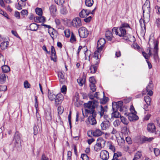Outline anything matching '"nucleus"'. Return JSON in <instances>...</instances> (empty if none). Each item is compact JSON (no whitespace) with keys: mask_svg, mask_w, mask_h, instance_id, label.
Listing matches in <instances>:
<instances>
[{"mask_svg":"<svg viewBox=\"0 0 160 160\" xmlns=\"http://www.w3.org/2000/svg\"><path fill=\"white\" fill-rule=\"evenodd\" d=\"M98 103L97 100H94L93 101H89L88 103L84 104L85 107V110L86 112L85 115L82 112L84 117H88V114H90L91 115L88 116V121L89 124L91 125H94L97 123L95 117L96 116V112L95 111V108L97 105V103Z\"/></svg>","mask_w":160,"mask_h":160,"instance_id":"obj_1","label":"nucleus"},{"mask_svg":"<svg viewBox=\"0 0 160 160\" xmlns=\"http://www.w3.org/2000/svg\"><path fill=\"white\" fill-rule=\"evenodd\" d=\"M130 28L129 24L124 23L121 24L119 28H113L112 30L113 33L118 35L120 37H123V38L126 40H128L130 42H134L135 41L134 36L130 35L127 33L126 29Z\"/></svg>","mask_w":160,"mask_h":160,"instance_id":"obj_2","label":"nucleus"},{"mask_svg":"<svg viewBox=\"0 0 160 160\" xmlns=\"http://www.w3.org/2000/svg\"><path fill=\"white\" fill-rule=\"evenodd\" d=\"M153 42L154 46L152 52H151V49H150L151 48V46L150 44V42L149 41L148 44L149 45V47L148 48V49L147 50V52H148V54L144 52H142V53L143 56L146 59H148L149 57L153 55V58L156 61H157L158 59V42L156 40L154 41Z\"/></svg>","mask_w":160,"mask_h":160,"instance_id":"obj_3","label":"nucleus"},{"mask_svg":"<svg viewBox=\"0 0 160 160\" xmlns=\"http://www.w3.org/2000/svg\"><path fill=\"white\" fill-rule=\"evenodd\" d=\"M123 104V102L122 101L112 102V109L113 112L112 114V118H119L121 117L120 114L117 110H119L120 112H124V108L122 107Z\"/></svg>","mask_w":160,"mask_h":160,"instance_id":"obj_4","label":"nucleus"},{"mask_svg":"<svg viewBox=\"0 0 160 160\" xmlns=\"http://www.w3.org/2000/svg\"><path fill=\"white\" fill-rule=\"evenodd\" d=\"M106 41L104 38H100L98 40L97 43V51L94 52V58L96 60L99 59L101 57V52L102 51Z\"/></svg>","mask_w":160,"mask_h":160,"instance_id":"obj_5","label":"nucleus"},{"mask_svg":"<svg viewBox=\"0 0 160 160\" xmlns=\"http://www.w3.org/2000/svg\"><path fill=\"white\" fill-rule=\"evenodd\" d=\"M79 35L81 38H85L88 34V32L86 28L84 27H82L78 30Z\"/></svg>","mask_w":160,"mask_h":160,"instance_id":"obj_6","label":"nucleus"},{"mask_svg":"<svg viewBox=\"0 0 160 160\" xmlns=\"http://www.w3.org/2000/svg\"><path fill=\"white\" fill-rule=\"evenodd\" d=\"M72 25L73 27L78 28L82 26L81 19L78 17L74 18L72 22Z\"/></svg>","mask_w":160,"mask_h":160,"instance_id":"obj_7","label":"nucleus"},{"mask_svg":"<svg viewBox=\"0 0 160 160\" xmlns=\"http://www.w3.org/2000/svg\"><path fill=\"white\" fill-rule=\"evenodd\" d=\"M143 12L144 13H150V4L148 1H146L142 7Z\"/></svg>","mask_w":160,"mask_h":160,"instance_id":"obj_8","label":"nucleus"},{"mask_svg":"<svg viewBox=\"0 0 160 160\" xmlns=\"http://www.w3.org/2000/svg\"><path fill=\"white\" fill-rule=\"evenodd\" d=\"M64 99L63 95L61 93H59L57 94L55 99V104L56 105H58L61 104Z\"/></svg>","mask_w":160,"mask_h":160,"instance_id":"obj_9","label":"nucleus"},{"mask_svg":"<svg viewBox=\"0 0 160 160\" xmlns=\"http://www.w3.org/2000/svg\"><path fill=\"white\" fill-rule=\"evenodd\" d=\"M100 158L103 160H107L109 158L108 152L106 150L101 151L100 153Z\"/></svg>","mask_w":160,"mask_h":160,"instance_id":"obj_10","label":"nucleus"},{"mask_svg":"<svg viewBox=\"0 0 160 160\" xmlns=\"http://www.w3.org/2000/svg\"><path fill=\"white\" fill-rule=\"evenodd\" d=\"M48 32L53 40L56 38L58 35L57 32L53 28H49L48 30Z\"/></svg>","mask_w":160,"mask_h":160,"instance_id":"obj_11","label":"nucleus"},{"mask_svg":"<svg viewBox=\"0 0 160 160\" xmlns=\"http://www.w3.org/2000/svg\"><path fill=\"white\" fill-rule=\"evenodd\" d=\"M110 123L108 120L103 121L101 124V129L102 130H106L109 128Z\"/></svg>","mask_w":160,"mask_h":160,"instance_id":"obj_12","label":"nucleus"},{"mask_svg":"<svg viewBox=\"0 0 160 160\" xmlns=\"http://www.w3.org/2000/svg\"><path fill=\"white\" fill-rule=\"evenodd\" d=\"M137 113L131 112L128 114V118L130 121H132L138 119V117L136 115Z\"/></svg>","mask_w":160,"mask_h":160,"instance_id":"obj_13","label":"nucleus"},{"mask_svg":"<svg viewBox=\"0 0 160 160\" xmlns=\"http://www.w3.org/2000/svg\"><path fill=\"white\" fill-rule=\"evenodd\" d=\"M51 59L54 62L56 61L57 56L56 55V52L54 47L52 46L51 47Z\"/></svg>","mask_w":160,"mask_h":160,"instance_id":"obj_14","label":"nucleus"},{"mask_svg":"<svg viewBox=\"0 0 160 160\" xmlns=\"http://www.w3.org/2000/svg\"><path fill=\"white\" fill-rule=\"evenodd\" d=\"M90 13V11L88 10H82L79 13V16L81 18L87 17Z\"/></svg>","mask_w":160,"mask_h":160,"instance_id":"obj_15","label":"nucleus"},{"mask_svg":"<svg viewBox=\"0 0 160 160\" xmlns=\"http://www.w3.org/2000/svg\"><path fill=\"white\" fill-rule=\"evenodd\" d=\"M49 10L51 15L55 17L56 14L57 8L56 5H52L49 7Z\"/></svg>","mask_w":160,"mask_h":160,"instance_id":"obj_16","label":"nucleus"},{"mask_svg":"<svg viewBox=\"0 0 160 160\" xmlns=\"http://www.w3.org/2000/svg\"><path fill=\"white\" fill-rule=\"evenodd\" d=\"M99 63V60H98L97 61H96V62L95 64L96 65H91L90 68V69L89 70V72L92 73H95L96 72L97 69V65Z\"/></svg>","mask_w":160,"mask_h":160,"instance_id":"obj_17","label":"nucleus"},{"mask_svg":"<svg viewBox=\"0 0 160 160\" xmlns=\"http://www.w3.org/2000/svg\"><path fill=\"white\" fill-rule=\"evenodd\" d=\"M148 130L151 132H153L155 131L156 128L153 123H149L148 125Z\"/></svg>","mask_w":160,"mask_h":160,"instance_id":"obj_18","label":"nucleus"},{"mask_svg":"<svg viewBox=\"0 0 160 160\" xmlns=\"http://www.w3.org/2000/svg\"><path fill=\"white\" fill-rule=\"evenodd\" d=\"M34 20L36 22L44 23L45 21V18L42 15L39 17H36L34 18Z\"/></svg>","mask_w":160,"mask_h":160,"instance_id":"obj_19","label":"nucleus"},{"mask_svg":"<svg viewBox=\"0 0 160 160\" xmlns=\"http://www.w3.org/2000/svg\"><path fill=\"white\" fill-rule=\"evenodd\" d=\"M20 135L18 132H16L14 135L13 140L15 141L16 144H18L20 142Z\"/></svg>","mask_w":160,"mask_h":160,"instance_id":"obj_20","label":"nucleus"},{"mask_svg":"<svg viewBox=\"0 0 160 160\" xmlns=\"http://www.w3.org/2000/svg\"><path fill=\"white\" fill-rule=\"evenodd\" d=\"M7 76L4 73L2 72L0 74V83H4L6 81Z\"/></svg>","mask_w":160,"mask_h":160,"instance_id":"obj_21","label":"nucleus"},{"mask_svg":"<svg viewBox=\"0 0 160 160\" xmlns=\"http://www.w3.org/2000/svg\"><path fill=\"white\" fill-rule=\"evenodd\" d=\"M93 92H90L89 94H88V96L89 98L91 99H93L95 98H96L98 99H99V97H98V95L99 92H96L94 94H93Z\"/></svg>","mask_w":160,"mask_h":160,"instance_id":"obj_22","label":"nucleus"},{"mask_svg":"<svg viewBox=\"0 0 160 160\" xmlns=\"http://www.w3.org/2000/svg\"><path fill=\"white\" fill-rule=\"evenodd\" d=\"M9 42L8 41H3L0 45V47L2 49L4 50L6 49L8 47Z\"/></svg>","mask_w":160,"mask_h":160,"instance_id":"obj_23","label":"nucleus"},{"mask_svg":"<svg viewBox=\"0 0 160 160\" xmlns=\"http://www.w3.org/2000/svg\"><path fill=\"white\" fill-rule=\"evenodd\" d=\"M29 28L30 30L36 31L38 28V25L35 23H32L30 25Z\"/></svg>","mask_w":160,"mask_h":160,"instance_id":"obj_24","label":"nucleus"},{"mask_svg":"<svg viewBox=\"0 0 160 160\" xmlns=\"http://www.w3.org/2000/svg\"><path fill=\"white\" fill-rule=\"evenodd\" d=\"M106 37L107 39L109 41H111L113 37L112 34L109 31H107L106 33Z\"/></svg>","mask_w":160,"mask_h":160,"instance_id":"obj_25","label":"nucleus"},{"mask_svg":"<svg viewBox=\"0 0 160 160\" xmlns=\"http://www.w3.org/2000/svg\"><path fill=\"white\" fill-rule=\"evenodd\" d=\"M93 136L98 137L101 135L102 134V132L99 129H96L92 132Z\"/></svg>","mask_w":160,"mask_h":160,"instance_id":"obj_26","label":"nucleus"},{"mask_svg":"<svg viewBox=\"0 0 160 160\" xmlns=\"http://www.w3.org/2000/svg\"><path fill=\"white\" fill-rule=\"evenodd\" d=\"M97 142L99 144L102 146H104L105 144L106 141L102 138L99 137L97 140Z\"/></svg>","mask_w":160,"mask_h":160,"instance_id":"obj_27","label":"nucleus"},{"mask_svg":"<svg viewBox=\"0 0 160 160\" xmlns=\"http://www.w3.org/2000/svg\"><path fill=\"white\" fill-rule=\"evenodd\" d=\"M150 17V13H143V19L144 21L146 22V23H148L149 22Z\"/></svg>","mask_w":160,"mask_h":160,"instance_id":"obj_28","label":"nucleus"},{"mask_svg":"<svg viewBox=\"0 0 160 160\" xmlns=\"http://www.w3.org/2000/svg\"><path fill=\"white\" fill-rule=\"evenodd\" d=\"M2 72L4 73L8 72L10 70V68L9 67L6 65H4L2 67Z\"/></svg>","mask_w":160,"mask_h":160,"instance_id":"obj_29","label":"nucleus"},{"mask_svg":"<svg viewBox=\"0 0 160 160\" xmlns=\"http://www.w3.org/2000/svg\"><path fill=\"white\" fill-rule=\"evenodd\" d=\"M142 156V154H141V152L138 151L135 154L133 160H138L141 158Z\"/></svg>","mask_w":160,"mask_h":160,"instance_id":"obj_30","label":"nucleus"},{"mask_svg":"<svg viewBox=\"0 0 160 160\" xmlns=\"http://www.w3.org/2000/svg\"><path fill=\"white\" fill-rule=\"evenodd\" d=\"M144 100L148 105H151V99L149 96H146L144 97Z\"/></svg>","mask_w":160,"mask_h":160,"instance_id":"obj_31","label":"nucleus"},{"mask_svg":"<svg viewBox=\"0 0 160 160\" xmlns=\"http://www.w3.org/2000/svg\"><path fill=\"white\" fill-rule=\"evenodd\" d=\"M58 75L60 82H62L64 81L65 79L63 73L61 72H59L58 73Z\"/></svg>","mask_w":160,"mask_h":160,"instance_id":"obj_32","label":"nucleus"},{"mask_svg":"<svg viewBox=\"0 0 160 160\" xmlns=\"http://www.w3.org/2000/svg\"><path fill=\"white\" fill-rule=\"evenodd\" d=\"M48 97L51 101H53L55 100L56 95L51 92H48Z\"/></svg>","mask_w":160,"mask_h":160,"instance_id":"obj_33","label":"nucleus"},{"mask_svg":"<svg viewBox=\"0 0 160 160\" xmlns=\"http://www.w3.org/2000/svg\"><path fill=\"white\" fill-rule=\"evenodd\" d=\"M121 131L122 133L125 134L127 135H128V134L129 133V130L126 127H123L122 128Z\"/></svg>","mask_w":160,"mask_h":160,"instance_id":"obj_34","label":"nucleus"},{"mask_svg":"<svg viewBox=\"0 0 160 160\" xmlns=\"http://www.w3.org/2000/svg\"><path fill=\"white\" fill-rule=\"evenodd\" d=\"M85 3L87 6L91 7L93 3V0H86Z\"/></svg>","mask_w":160,"mask_h":160,"instance_id":"obj_35","label":"nucleus"},{"mask_svg":"<svg viewBox=\"0 0 160 160\" xmlns=\"http://www.w3.org/2000/svg\"><path fill=\"white\" fill-rule=\"evenodd\" d=\"M102 146L97 142L94 146V149L97 152L100 150Z\"/></svg>","mask_w":160,"mask_h":160,"instance_id":"obj_36","label":"nucleus"},{"mask_svg":"<svg viewBox=\"0 0 160 160\" xmlns=\"http://www.w3.org/2000/svg\"><path fill=\"white\" fill-rule=\"evenodd\" d=\"M154 139V138L153 137L148 138L145 137H144L142 138V141L143 142L148 141L150 142Z\"/></svg>","mask_w":160,"mask_h":160,"instance_id":"obj_37","label":"nucleus"},{"mask_svg":"<svg viewBox=\"0 0 160 160\" xmlns=\"http://www.w3.org/2000/svg\"><path fill=\"white\" fill-rule=\"evenodd\" d=\"M60 12L63 15H65L68 13V11L66 8L63 6L61 7Z\"/></svg>","mask_w":160,"mask_h":160,"instance_id":"obj_38","label":"nucleus"},{"mask_svg":"<svg viewBox=\"0 0 160 160\" xmlns=\"http://www.w3.org/2000/svg\"><path fill=\"white\" fill-rule=\"evenodd\" d=\"M90 90L92 92H95L96 91V88L95 84L93 83H90Z\"/></svg>","mask_w":160,"mask_h":160,"instance_id":"obj_39","label":"nucleus"},{"mask_svg":"<svg viewBox=\"0 0 160 160\" xmlns=\"http://www.w3.org/2000/svg\"><path fill=\"white\" fill-rule=\"evenodd\" d=\"M64 33L66 37L69 38L70 37L71 34V31L69 29H66L64 31Z\"/></svg>","mask_w":160,"mask_h":160,"instance_id":"obj_40","label":"nucleus"},{"mask_svg":"<svg viewBox=\"0 0 160 160\" xmlns=\"http://www.w3.org/2000/svg\"><path fill=\"white\" fill-rule=\"evenodd\" d=\"M120 118L121 122L124 124L127 125L128 124V121L126 118L123 116H121Z\"/></svg>","mask_w":160,"mask_h":160,"instance_id":"obj_41","label":"nucleus"},{"mask_svg":"<svg viewBox=\"0 0 160 160\" xmlns=\"http://www.w3.org/2000/svg\"><path fill=\"white\" fill-rule=\"evenodd\" d=\"M84 54H85V59H87L88 58H89L90 55V51L87 50L86 51H85Z\"/></svg>","mask_w":160,"mask_h":160,"instance_id":"obj_42","label":"nucleus"},{"mask_svg":"<svg viewBox=\"0 0 160 160\" xmlns=\"http://www.w3.org/2000/svg\"><path fill=\"white\" fill-rule=\"evenodd\" d=\"M139 22L141 25V26L142 28L143 27L145 29V23H146V22L144 21L143 19H141L139 20Z\"/></svg>","mask_w":160,"mask_h":160,"instance_id":"obj_43","label":"nucleus"},{"mask_svg":"<svg viewBox=\"0 0 160 160\" xmlns=\"http://www.w3.org/2000/svg\"><path fill=\"white\" fill-rule=\"evenodd\" d=\"M100 111L98 112V113L100 115V117H102L104 115V112H105L104 109L102 106H101Z\"/></svg>","mask_w":160,"mask_h":160,"instance_id":"obj_44","label":"nucleus"},{"mask_svg":"<svg viewBox=\"0 0 160 160\" xmlns=\"http://www.w3.org/2000/svg\"><path fill=\"white\" fill-rule=\"evenodd\" d=\"M36 12L39 16H41L42 15V10L40 8H37L36 9Z\"/></svg>","mask_w":160,"mask_h":160,"instance_id":"obj_45","label":"nucleus"},{"mask_svg":"<svg viewBox=\"0 0 160 160\" xmlns=\"http://www.w3.org/2000/svg\"><path fill=\"white\" fill-rule=\"evenodd\" d=\"M77 81L79 85L81 86H82L84 83L85 80L84 79H83L82 78H80L79 79H78L77 80Z\"/></svg>","mask_w":160,"mask_h":160,"instance_id":"obj_46","label":"nucleus"},{"mask_svg":"<svg viewBox=\"0 0 160 160\" xmlns=\"http://www.w3.org/2000/svg\"><path fill=\"white\" fill-rule=\"evenodd\" d=\"M70 42L72 43L76 41L75 36L72 32L71 33V37L70 39Z\"/></svg>","mask_w":160,"mask_h":160,"instance_id":"obj_47","label":"nucleus"},{"mask_svg":"<svg viewBox=\"0 0 160 160\" xmlns=\"http://www.w3.org/2000/svg\"><path fill=\"white\" fill-rule=\"evenodd\" d=\"M55 2L58 5H62L65 2V0H54Z\"/></svg>","mask_w":160,"mask_h":160,"instance_id":"obj_48","label":"nucleus"},{"mask_svg":"<svg viewBox=\"0 0 160 160\" xmlns=\"http://www.w3.org/2000/svg\"><path fill=\"white\" fill-rule=\"evenodd\" d=\"M58 112L59 114H62L64 111L63 107L61 106H59L58 108Z\"/></svg>","mask_w":160,"mask_h":160,"instance_id":"obj_49","label":"nucleus"},{"mask_svg":"<svg viewBox=\"0 0 160 160\" xmlns=\"http://www.w3.org/2000/svg\"><path fill=\"white\" fill-rule=\"evenodd\" d=\"M30 84L28 83V81L26 80L24 82V87L26 88H30Z\"/></svg>","mask_w":160,"mask_h":160,"instance_id":"obj_50","label":"nucleus"},{"mask_svg":"<svg viewBox=\"0 0 160 160\" xmlns=\"http://www.w3.org/2000/svg\"><path fill=\"white\" fill-rule=\"evenodd\" d=\"M81 158L83 160H88L89 157L88 156L85 154H82L81 156Z\"/></svg>","mask_w":160,"mask_h":160,"instance_id":"obj_51","label":"nucleus"},{"mask_svg":"<svg viewBox=\"0 0 160 160\" xmlns=\"http://www.w3.org/2000/svg\"><path fill=\"white\" fill-rule=\"evenodd\" d=\"M120 122L118 119L116 120L113 122V124L114 126L115 127H118L119 125H120Z\"/></svg>","mask_w":160,"mask_h":160,"instance_id":"obj_52","label":"nucleus"},{"mask_svg":"<svg viewBox=\"0 0 160 160\" xmlns=\"http://www.w3.org/2000/svg\"><path fill=\"white\" fill-rule=\"evenodd\" d=\"M154 152L155 155L157 156L159 155L160 153V151L159 150L158 148H154Z\"/></svg>","mask_w":160,"mask_h":160,"instance_id":"obj_53","label":"nucleus"},{"mask_svg":"<svg viewBox=\"0 0 160 160\" xmlns=\"http://www.w3.org/2000/svg\"><path fill=\"white\" fill-rule=\"evenodd\" d=\"M5 60L3 56L1 54L0 55V63L4 64L5 63Z\"/></svg>","mask_w":160,"mask_h":160,"instance_id":"obj_54","label":"nucleus"},{"mask_svg":"<svg viewBox=\"0 0 160 160\" xmlns=\"http://www.w3.org/2000/svg\"><path fill=\"white\" fill-rule=\"evenodd\" d=\"M33 134L34 135H37L38 133V130L37 127L35 125L33 128Z\"/></svg>","mask_w":160,"mask_h":160,"instance_id":"obj_55","label":"nucleus"},{"mask_svg":"<svg viewBox=\"0 0 160 160\" xmlns=\"http://www.w3.org/2000/svg\"><path fill=\"white\" fill-rule=\"evenodd\" d=\"M46 118L48 120H51L52 119V117L50 112L46 113Z\"/></svg>","mask_w":160,"mask_h":160,"instance_id":"obj_56","label":"nucleus"},{"mask_svg":"<svg viewBox=\"0 0 160 160\" xmlns=\"http://www.w3.org/2000/svg\"><path fill=\"white\" fill-rule=\"evenodd\" d=\"M119 155L117 153H114L113 156V159L112 160H121L119 159H118Z\"/></svg>","mask_w":160,"mask_h":160,"instance_id":"obj_57","label":"nucleus"},{"mask_svg":"<svg viewBox=\"0 0 160 160\" xmlns=\"http://www.w3.org/2000/svg\"><path fill=\"white\" fill-rule=\"evenodd\" d=\"M89 81L90 82V83H93L95 84L96 81L94 78L93 77H91L89 79Z\"/></svg>","mask_w":160,"mask_h":160,"instance_id":"obj_58","label":"nucleus"},{"mask_svg":"<svg viewBox=\"0 0 160 160\" xmlns=\"http://www.w3.org/2000/svg\"><path fill=\"white\" fill-rule=\"evenodd\" d=\"M7 90V87L6 86H0V91H5Z\"/></svg>","mask_w":160,"mask_h":160,"instance_id":"obj_59","label":"nucleus"},{"mask_svg":"<svg viewBox=\"0 0 160 160\" xmlns=\"http://www.w3.org/2000/svg\"><path fill=\"white\" fill-rule=\"evenodd\" d=\"M120 142H121V143L120 144V146H123L124 144V143H125V141L123 138H121L120 139H119L118 141V143H119Z\"/></svg>","mask_w":160,"mask_h":160,"instance_id":"obj_60","label":"nucleus"},{"mask_svg":"<svg viewBox=\"0 0 160 160\" xmlns=\"http://www.w3.org/2000/svg\"><path fill=\"white\" fill-rule=\"evenodd\" d=\"M67 90V87L65 85H63L61 88V92L62 93L66 92Z\"/></svg>","mask_w":160,"mask_h":160,"instance_id":"obj_61","label":"nucleus"},{"mask_svg":"<svg viewBox=\"0 0 160 160\" xmlns=\"http://www.w3.org/2000/svg\"><path fill=\"white\" fill-rule=\"evenodd\" d=\"M131 112L137 113L136 111L135 110L134 108L132 105H131L130 108Z\"/></svg>","mask_w":160,"mask_h":160,"instance_id":"obj_62","label":"nucleus"},{"mask_svg":"<svg viewBox=\"0 0 160 160\" xmlns=\"http://www.w3.org/2000/svg\"><path fill=\"white\" fill-rule=\"evenodd\" d=\"M28 13V12L27 10H22L21 12V15H27Z\"/></svg>","mask_w":160,"mask_h":160,"instance_id":"obj_63","label":"nucleus"},{"mask_svg":"<svg viewBox=\"0 0 160 160\" xmlns=\"http://www.w3.org/2000/svg\"><path fill=\"white\" fill-rule=\"evenodd\" d=\"M15 16L18 19H20V13L18 11L15 12Z\"/></svg>","mask_w":160,"mask_h":160,"instance_id":"obj_64","label":"nucleus"}]
</instances>
